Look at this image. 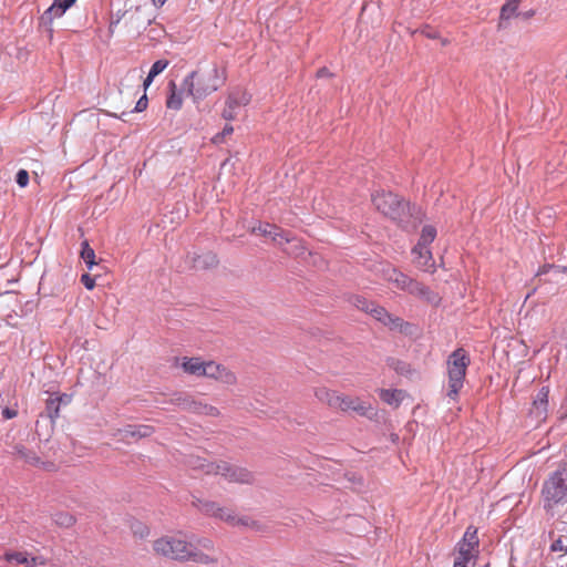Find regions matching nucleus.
Returning <instances> with one entry per match:
<instances>
[{
  "label": "nucleus",
  "mask_w": 567,
  "mask_h": 567,
  "mask_svg": "<svg viewBox=\"0 0 567 567\" xmlns=\"http://www.w3.org/2000/svg\"><path fill=\"white\" fill-rule=\"evenodd\" d=\"M374 207L384 216L398 223L402 228H415L421 220V209L411 205L392 192L377 190L372 194Z\"/></svg>",
  "instance_id": "1"
},
{
  "label": "nucleus",
  "mask_w": 567,
  "mask_h": 567,
  "mask_svg": "<svg viewBox=\"0 0 567 567\" xmlns=\"http://www.w3.org/2000/svg\"><path fill=\"white\" fill-rule=\"evenodd\" d=\"M470 355L463 348L455 349L447 358L449 391L446 395L455 400L464 385Z\"/></svg>",
  "instance_id": "2"
},
{
  "label": "nucleus",
  "mask_w": 567,
  "mask_h": 567,
  "mask_svg": "<svg viewBox=\"0 0 567 567\" xmlns=\"http://www.w3.org/2000/svg\"><path fill=\"white\" fill-rule=\"evenodd\" d=\"M544 508L549 512L567 501V468L554 471L542 487Z\"/></svg>",
  "instance_id": "3"
},
{
  "label": "nucleus",
  "mask_w": 567,
  "mask_h": 567,
  "mask_svg": "<svg viewBox=\"0 0 567 567\" xmlns=\"http://www.w3.org/2000/svg\"><path fill=\"white\" fill-rule=\"evenodd\" d=\"M193 546V542H187L178 537H165L154 543L155 551L172 559L179 560H187Z\"/></svg>",
  "instance_id": "4"
},
{
  "label": "nucleus",
  "mask_w": 567,
  "mask_h": 567,
  "mask_svg": "<svg viewBox=\"0 0 567 567\" xmlns=\"http://www.w3.org/2000/svg\"><path fill=\"white\" fill-rule=\"evenodd\" d=\"M225 79L224 72H220L216 65H213L207 71H198L196 76L197 99L202 101L217 91L224 84Z\"/></svg>",
  "instance_id": "5"
},
{
  "label": "nucleus",
  "mask_w": 567,
  "mask_h": 567,
  "mask_svg": "<svg viewBox=\"0 0 567 567\" xmlns=\"http://www.w3.org/2000/svg\"><path fill=\"white\" fill-rule=\"evenodd\" d=\"M192 503L206 515L220 518L231 525H247V519L237 518L233 513L219 507L215 502L205 501L194 496Z\"/></svg>",
  "instance_id": "6"
},
{
  "label": "nucleus",
  "mask_w": 567,
  "mask_h": 567,
  "mask_svg": "<svg viewBox=\"0 0 567 567\" xmlns=\"http://www.w3.org/2000/svg\"><path fill=\"white\" fill-rule=\"evenodd\" d=\"M78 0H53L52 4L42 13L39 25L52 33L51 24L55 18H61Z\"/></svg>",
  "instance_id": "7"
},
{
  "label": "nucleus",
  "mask_w": 567,
  "mask_h": 567,
  "mask_svg": "<svg viewBox=\"0 0 567 567\" xmlns=\"http://www.w3.org/2000/svg\"><path fill=\"white\" fill-rule=\"evenodd\" d=\"M221 475L230 482L237 483H249L251 480V473L246 468L231 465L227 462L218 463V472L217 475Z\"/></svg>",
  "instance_id": "8"
},
{
  "label": "nucleus",
  "mask_w": 567,
  "mask_h": 567,
  "mask_svg": "<svg viewBox=\"0 0 567 567\" xmlns=\"http://www.w3.org/2000/svg\"><path fill=\"white\" fill-rule=\"evenodd\" d=\"M478 543L477 529L468 526L462 539L457 543V554L474 558L477 553Z\"/></svg>",
  "instance_id": "9"
},
{
  "label": "nucleus",
  "mask_w": 567,
  "mask_h": 567,
  "mask_svg": "<svg viewBox=\"0 0 567 567\" xmlns=\"http://www.w3.org/2000/svg\"><path fill=\"white\" fill-rule=\"evenodd\" d=\"M251 233L269 237L274 243H277L279 245H281L284 241H289V238L285 236V234L281 231L279 227L271 225L269 223H259L257 226L252 227Z\"/></svg>",
  "instance_id": "10"
},
{
  "label": "nucleus",
  "mask_w": 567,
  "mask_h": 567,
  "mask_svg": "<svg viewBox=\"0 0 567 567\" xmlns=\"http://www.w3.org/2000/svg\"><path fill=\"white\" fill-rule=\"evenodd\" d=\"M412 255L414 256V262L417 268L426 272L434 271V260L429 246L417 249V245H415L412 249Z\"/></svg>",
  "instance_id": "11"
},
{
  "label": "nucleus",
  "mask_w": 567,
  "mask_h": 567,
  "mask_svg": "<svg viewBox=\"0 0 567 567\" xmlns=\"http://www.w3.org/2000/svg\"><path fill=\"white\" fill-rule=\"evenodd\" d=\"M388 280L394 284L396 288L410 293L413 289V285L415 284V280L396 269H392L388 274Z\"/></svg>",
  "instance_id": "12"
},
{
  "label": "nucleus",
  "mask_w": 567,
  "mask_h": 567,
  "mask_svg": "<svg viewBox=\"0 0 567 567\" xmlns=\"http://www.w3.org/2000/svg\"><path fill=\"white\" fill-rule=\"evenodd\" d=\"M193 268L197 270H205L215 267L218 264L217 256L212 252H203L200 255L194 254L192 257Z\"/></svg>",
  "instance_id": "13"
},
{
  "label": "nucleus",
  "mask_w": 567,
  "mask_h": 567,
  "mask_svg": "<svg viewBox=\"0 0 567 567\" xmlns=\"http://www.w3.org/2000/svg\"><path fill=\"white\" fill-rule=\"evenodd\" d=\"M411 295H414L431 305H439V302L441 300V298L439 297L437 293H435L429 287L424 286L423 284H421L419 281H415V284L413 285Z\"/></svg>",
  "instance_id": "14"
},
{
  "label": "nucleus",
  "mask_w": 567,
  "mask_h": 567,
  "mask_svg": "<svg viewBox=\"0 0 567 567\" xmlns=\"http://www.w3.org/2000/svg\"><path fill=\"white\" fill-rule=\"evenodd\" d=\"M183 92L177 89L174 81L168 83V95L166 99V106L169 110L178 111L183 106Z\"/></svg>",
  "instance_id": "15"
},
{
  "label": "nucleus",
  "mask_w": 567,
  "mask_h": 567,
  "mask_svg": "<svg viewBox=\"0 0 567 567\" xmlns=\"http://www.w3.org/2000/svg\"><path fill=\"white\" fill-rule=\"evenodd\" d=\"M205 367V373H203L204 377L214 378V379H224L225 374V381L229 382L230 379L234 377L229 374L224 367L220 364H217L214 361H207L204 362Z\"/></svg>",
  "instance_id": "16"
},
{
  "label": "nucleus",
  "mask_w": 567,
  "mask_h": 567,
  "mask_svg": "<svg viewBox=\"0 0 567 567\" xmlns=\"http://www.w3.org/2000/svg\"><path fill=\"white\" fill-rule=\"evenodd\" d=\"M548 395H549V388L548 386H542L536 398L534 399V408L537 412L538 416H546L547 410H548Z\"/></svg>",
  "instance_id": "17"
},
{
  "label": "nucleus",
  "mask_w": 567,
  "mask_h": 567,
  "mask_svg": "<svg viewBox=\"0 0 567 567\" xmlns=\"http://www.w3.org/2000/svg\"><path fill=\"white\" fill-rule=\"evenodd\" d=\"M198 75V71H192L188 73L182 82V89L179 91L186 92L188 96H192L194 102L200 101L197 99V82L196 76Z\"/></svg>",
  "instance_id": "18"
},
{
  "label": "nucleus",
  "mask_w": 567,
  "mask_h": 567,
  "mask_svg": "<svg viewBox=\"0 0 567 567\" xmlns=\"http://www.w3.org/2000/svg\"><path fill=\"white\" fill-rule=\"evenodd\" d=\"M153 432V426L144 424L127 425L125 429L122 430L124 437L132 436L142 439L150 436Z\"/></svg>",
  "instance_id": "19"
},
{
  "label": "nucleus",
  "mask_w": 567,
  "mask_h": 567,
  "mask_svg": "<svg viewBox=\"0 0 567 567\" xmlns=\"http://www.w3.org/2000/svg\"><path fill=\"white\" fill-rule=\"evenodd\" d=\"M204 362L198 358L184 359L182 364L184 371L188 374L202 377L205 373Z\"/></svg>",
  "instance_id": "20"
},
{
  "label": "nucleus",
  "mask_w": 567,
  "mask_h": 567,
  "mask_svg": "<svg viewBox=\"0 0 567 567\" xmlns=\"http://www.w3.org/2000/svg\"><path fill=\"white\" fill-rule=\"evenodd\" d=\"M189 465L194 470H200L206 474H216L218 472V463H212L207 462L205 458L202 457H190Z\"/></svg>",
  "instance_id": "21"
},
{
  "label": "nucleus",
  "mask_w": 567,
  "mask_h": 567,
  "mask_svg": "<svg viewBox=\"0 0 567 567\" xmlns=\"http://www.w3.org/2000/svg\"><path fill=\"white\" fill-rule=\"evenodd\" d=\"M380 398L390 405L399 406L403 400V391L398 389H382L380 390Z\"/></svg>",
  "instance_id": "22"
},
{
  "label": "nucleus",
  "mask_w": 567,
  "mask_h": 567,
  "mask_svg": "<svg viewBox=\"0 0 567 567\" xmlns=\"http://www.w3.org/2000/svg\"><path fill=\"white\" fill-rule=\"evenodd\" d=\"M384 326L389 327L391 330L399 331L404 334H410L412 328L411 323L404 321L399 317H394L391 313L390 318L386 320Z\"/></svg>",
  "instance_id": "23"
},
{
  "label": "nucleus",
  "mask_w": 567,
  "mask_h": 567,
  "mask_svg": "<svg viewBox=\"0 0 567 567\" xmlns=\"http://www.w3.org/2000/svg\"><path fill=\"white\" fill-rule=\"evenodd\" d=\"M80 255L89 270H92L93 267L97 265L95 261V251L89 245L87 240L82 241Z\"/></svg>",
  "instance_id": "24"
},
{
  "label": "nucleus",
  "mask_w": 567,
  "mask_h": 567,
  "mask_svg": "<svg viewBox=\"0 0 567 567\" xmlns=\"http://www.w3.org/2000/svg\"><path fill=\"white\" fill-rule=\"evenodd\" d=\"M60 409L61 404L55 400L54 396H50L47 400L45 410L43 413H41V416L45 415L52 423H54L60 415Z\"/></svg>",
  "instance_id": "25"
},
{
  "label": "nucleus",
  "mask_w": 567,
  "mask_h": 567,
  "mask_svg": "<svg viewBox=\"0 0 567 567\" xmlns=\"http://www.w3.org/2000/svg\"><path fill=\"white\" fill-rule=\"evenodd\" d=\"M436 237V229L432 225H425L422 228L420 239L417 241V249H421L424 246H429Z\"/></svg>",
  "instance_id": "26"
},
{
  "label": "nucleus",
  "mask_w": 567,
  "mask_h": 567,
  "mask_svg": "<svg viewBox=\"0 0 567 567\" xmlns=\"http://www.w3.org/2000/svg\"><path fill=\"white\" fill-rule=\"evenodd\" d=\"M12 449H13L12 454L19 456L20 458H22L29 463L39 461V458L35 456V454L33 452H31L30 450H28L22 444H16V445H13Z\"/></svg>",
  "instance_id": "27"
},
{
  "label": "nucleus",
  "mask_w": 567,
  "mask_h": 567,
  "mask_svg": "<svg viewBox=\"0 0 567 567\" xmlns=\"http://www.w3.org/2000/svg\"><path fill=\"white\" fill-rule=\"evenodd\" d=\"M315 394L319 401L326 402L331 408L334 406L333 401L337 399V392L330 391L326 388H319L316 390Z\"/></svg>",
  "instance_id": "28"
},
{
  "label": "nucleus",
  "mask_w": 567,
  "mask_h": 567,
  "mask_svg": "<svg viewBox=\"0 0 567 567\" xmlns=\"http://www.w3.org/2000/svg\"><path fill=\"white\" fill-rule=\"evenodd\" d=\"M519 0H507L501 8V19H511L518 9Z\"/></svg>",
  "instance_id": "29"
},
{
  "label": "nucleus",
  "mask_w": 567,
  "mask_h": 567,
  "mask_svg": "<svg viewBox=\"0 0 567 567\" xmlns=\"http://www.w3.org/2000/svg\"><path fill=\"white\" fill-rule=\"evenodd\" d=\"M187 560H193L195 563L205 564V565L216 561L215 558H213L212 556H209L207 554L198 551L197 548L194 546L192 547L190 555L187 557Z\"/></svg>",
  "instance_id": "30"
},
{
  "label": "nucleus",
  "mask_w": 567,
  "mask_h": 567,
  "mask_svg": "<svg viewBox=\"0 0 567 567\" xmlns=\"http://www.w3.org/2000/svg\"><path fill=\"white\" fill-rule=\"evenodd\" d=\"M368 313H370L375 320L380 321L383 324H385L386 320L390 318V313L386 311V309L374 302L370 307Z\"/></svg>",
  "instance_id": "31"
},
{
  "label": "nucleus",
  "mask_w": 567,
  "mask_h": 567,
  "mask_svg": "<svg viewBox=\"0 0 567 567\" xmlns=\"http://www.w3.org/2000/svg\"><path fill=\"white\" fill-rule=\"evenodd\" d=\"M355 400L357 399H353L351 396H340L338 394L337 399L333 401V403H334L333 408H338L343 412L353 411Z\"/></svg>",
  "instance_id": "32"
},
{
  "label": "nucleus",
  "mask_w": 567,
  "mask_h": 567,
  "mask_svg": "<svg viewBox=\"0 0 567 567\" xmlns=\"http://www.w3.org/2000/svg\"><path fill=\"white\" fill-rule=\"evenodd\" d=\"M53 522L61 527H70L74 524V517L66 512H58L52 516Z\"/></svg>",
  "instance_id": "33"
},
{
  "label": "nucleus",
  "mask_w": 567,
  "mask_h": 567,
  "mask_svg": "<svg viewBox=\"0 0 567 567\" xmlns=\"http://www.w3.org/2000/svg\"><path fill=\"white\" fill-rule=\"evenodd\" d=\"M238 106V100L230 95L226 101V109L223 111V117L227 121H233L235 118V109Z\"/></svg>",
  "instance_id": "34"
},
{
  "label": "nucleus",
  "mask_w": 567,
  "mask_h": 567,
  "mask_svg": "<svg viewBox=\"0 0 567 567\" xmlns=\"http://www.w3.org/2000/svg\"><path fill=\"white\" fill-rule=\"evenodd\" d=\"M4 558L8 561H14V563H17L19 565L29 566V564H30L29 556H28V554L25 551L6 553L4 554Z\"/></svg>",
  "instance_id": "35"
},
{
  "label": "nucleus",
  "mask_w": 567,
  "mask_h": 567,
  "mask_svg": "<svg viewBox=\"0 0 567 567\" xmlns=\"http://www.w3.org/2000/svg\"><path fill=\"white\" fill-rule=\"evenodd\" d=\"M131 530L134 534V536H136L141 539L147 537L150 534L148 527L138 520H134L131 523Z\"/></svg>",
  "instance_id": "36"
},
{
  "label": "nucleus",
  "mask_w": 567,
  "mask_h": 567,
  "mask_svg": "<svg viewBox=\"0 0 567 567\" xmlns=\"http://www.w3.org/2000/svg\"><path fill=\"white\" fill-rule=\"evenodd\" d=\"M353 412L368 417H372L374 415V409L371 405L364 404L359 399L355 400Z\"/></svg>",
  "instance_id": "37"
},
{
  "label": "nucleus",
  "mask_w": 567,
  "mask_h": 567,
  "mask_svg": "<svg viewBox=\"0 0 567 567\" xmlns=\"http://www.w3.org/2000/svg\"><path fill=\"white\" fill-rule=\"evenodd\" d=\"M351 303H352L355 308H358V309H360V310H362V311H364V312H367V313H368V312H369V310H370V307L372 306V303H373V302H372V301L367 300V299H365L364 297H362V296H353V297L351 298Z\"/></svg>",
  "instance_id": "38"
},
{
  "label": "nucleus",
  "mask_w": 567,
  "mask_h": 567,
  "mask_svg": "<svg viewBox=\"0 0 567 567\" xmlns=\"http://www.w3.org/2000/svg\"><path fill=\"white\" fill-rule=\"evenodd\" d=\"M168 64H169L168 60H165V59L156 60L152 64L148 73H151L152 76H157L158 74H161L168 66Z\"/></svg>",
  "instance_id": "39"
},
{
  "label": "nucleus",
  "mask_w": 567,
  "mask_h": 567,
  "mask_svg": "<svg viewBox=\"0 0 567 567\" xmlns=\"http://www.w3.org/2000/svg\"><path fill=\"white\" fill-rule=\"evenodd\" d=\"M189 542H193L194 547H202L205 549H213V542L209 538L206 537H197L193 535L189 539Z\"/></svg>",
  "instance_id": "40"
},
{
  "label": "nucleus",
  "mask_w": 567,
  "mask_h": 567,
  "mask_svg": "<svg viewBox=\"0 0 567 567\" xmlns=\"http://www.w3.org/2000/svg\"><path fill=\"white\" fill-rule=\"evenodd\" d=\"M30 177L28 171L21 168L16 174V183L19 187H27L29 184Z\"/></svg>",
  "instance_id": "41"
},
{
  "label": "nucleus",
  "mask_w": 567,
  "mask_h": 567,
  "mask_svg": "<svg viewBox=\"0 0 567 567\" xmlns=\"http://www.w3.org/2000/svg\"><path fill=\"white\" fill-rule=\"evenodd\" d=\"M81 282L87 290H92L95 287V278L89 274H83L81 276Z\"/></svg>",
  "instance_id": "42"
},
{
  "label": "nucleus",
  "mask_w": 567,
  "mask_h": 567,
  "mask_svg": "<svg viewBox=\"0 0 567 567\" xmlns=\"http://www.w3.org/2000/svg\"><path fill=\"white\" fill-rule=\"evenodd\" d=\"M147 104H148V100H147V95L146 93H144L136 102L135 104V107H134V112H143L144 110H146L147 107Z\"/></svg>",
  "instance_id": "43"
},
{
  "label": "nucleus",
  "mask_w": 567,
  "mask_h": 567,
  "mask_svg": "<svg viewBox=\"0 0 567 567\" xmlns=\"http://www.w3.org/2000/svg\"><path fill=\"white\" fill-rule=\"evenodd\" d=\"M194 410L197 412H200V413L212 415V416H215L218 413V410L212 405H200L199 408L195 406Z\"/></svg>",
  "instance_id": "44"
},
{
  "label": "nucleus",
  "mask_w": 567,
  "mask_h": 567,
  "mask_svg": "<svg viewBox=\"0 0 567 567\" xmlns=\"http://www.w3.org/2000/svg\"><path fill=\"white\" fill-rule=\"evenodd\" d=\"M473 558L468 557V556H464V555H460L457 554L455 560H454V565L453 567H467L468 563L472 560Z\"/></svg>",
  "instance_id": "45"
},
{
  "label": "nucleus",
  "mask_w": 567,
  "mask_h": 567,
  "mask_svg": "<svg viewBox=\"0 0 567 567\" xmlns=\"http://www.w3.org/2000/svg\"><path fill=\"white\" fill-rule=\"evenodd\" d=\"M550 551H566L567 553V547L563 544V540L561 538H557V539H554L551 545H550Z\"/></svg>",
  "instance_id": "46"
},
{
  "label": "nucleus",
  "mask_w": 567,
  "mask_h": 567,
  "mask_svg": "<svg viewBox=\"0 0 567 567\" xmlns=\"http://www.w3.org/2000/svg\"><path fill=\"white\" fill-rule=\"evenodd\" d=\"M4 420H11L17 416L18 411L13 408L6 406L1 412Z\"/></svg>",
  "instance_id": "47"
},
{
  "label": "nucleus",
  "mask_w": 567,
  "mask_h": 567,
  "mask_svg": "<svg viewBox=\"0 0 567 567\" xmlns=\"http://www.w3.org/2000/svg\"><path fill=\"white\" fill-rule=\"evenodd\" d=\"M29 561L30 564L27 567H38L39 565H45V560L41 556H33L29 558Z\"/></svg>",
  "instance_id": "48"
},
{
  "label": "nucleus",
  "mask_w": 567,
  "mask_h": 567,
  "mask_svg": "<svg viewBox=\"0 0 567 567\" xmlns=\"http://www.w3.org/2000/svg\"><path fill=\"white\" fill-rule=\"evenodd\" d=\"M54 398L61 404V406L68 405L72 400L71 395L65 394V393L55 395Z\"/></svg>",
  "instance_id": "49"
},
{
  "label": "nucleus",
  "mask_w": 567,
  "mask_h": 567,
  "mask_svg": "<svg viewBox=\"0 0 567 567\" xmlns=\"http://www.w3.org/2000/svg\"><path fill=\"white\" fill-rule=\"evenodd\" d=\"M134 113V111H128V112H122L120 115L113 113V114H109L110 116H113L115 118H120L122 120L123 122H128V116Z\"/></svg>",
  "instance_id": "50"
},
{
  "label": "nucleus",
  "mask_w": 567,
  "mask_h": 567,
  "mask_svg": "<svg viewBox=\"0 0 567 567\" xmlns=\"http://www.w3.org/2000/svg\"><path fill=\"white\" fill-rule=\"evenodd\" d=\"M332 74L330 73V71L327 69V68H321L317 71V78L321 79V78H328V76H331Z\"/></svg>",
  "instance_id": "51"
},
{
  "label": "nucleus",
  "mask_w": 567,
  "mask_h": 567,
  "mask_svg": "<svg viewBox=\"0 0 567 567\" xmlns=\"http://www.w3.org/2000/svg\"><path fill=\"white\" fill-rule=\"evenodd\" d=\"M155 78H156V76H152V74H151V73H147L146 78H145V79H144V81H143V86H144V90H145V91H146V90H147V87L153 83V81H154V79H155Z\"/></svg>",
  "instance_id": "52"
},
{
  "label": "nucleus",
  "mask_w": 567,
  "mask_h": 567,
  "mask_svg": "<svg viewBox=\"0 0 567 567\" xmlns=\"http://www.w3.org/2000/svg\"><path fill=\"white\" fill-rule=\"evenodd\" d=\"M233 132H234V127L229 124H226L224 126L223 131L220 132V135L226 137L227 135H230Z\"/></svg>",
  "instance_id": "53"
},
{
  "label": "nucleus",
  "mask_w": 567,
  "mask_h": 567,
  "mask_svg": "<svg viewBox=\"0 0 567 567\" xmlns=\"http://www.w3.org/2000/svg\"><path fill=\"white\" fill-rule=\"evenodd\" d=\"M393 367H394V369H395L398 372L403 373V372L405 371V367H406V364H405L404 362H402V361H395V363H394V365H393Z\"/></svg>",
  "instance_id": "54"
},
{
  "label": "nucleus",
  "mask_w": 567,
  "mask_h": 567,
  "mask_svg": "<svg viewBox=\"0 0 567 567\" xmlns=\"http://www.w3.org/2000/svg\"><path fill=\"white\" fill-rule=\"evenodd\" d=\"M550 268H553V265H544L543 267L539 268L537 275H545L549 271Z\"/></svg>",
  "instance_id": "55"
},
{
  "label": "nucleus",
  "mask_w": 567,
  "mask_h": 567,
  "mask_svg": "<svg viewBox=\"0 0 567 567\" xmlns=\"http://www.w3.org/2000/svg\"><path fill=\"white\" fill-rule=\"evenodd\" d=\"M225 136L220 135V133H217L214 137H213V142L215 144H218V143H221L224 141Z\"/></svg>",
  "instance_id": "56"
},
{
  "label": "nucleus",
  "mask_w": 567,
  "mask_h": 567,
  "mask_svg": "<svg viewBox=\"0 0 567 567\" xmlns=\"http://www.w3.org/2000/svg\"><path fill=\"white\" fill-rule=\"evenodd\" d=\"M167 0H152V3L156 7V8H159L165 4Z\"/></svg>",
  "instance_id": "57"
},
{
  "label": "nucleus",
  "mask_w": 567,
  "mask_h": 567,
  "mask_svg": "<svg viewBox=\"0 0 567 567\" xmlns=\"http://www.w3.org/2000/svg\"><path fill=\"white\" fill-rule=\"evenodd\" d=\"M238 102H239V105H240L241 103L246 104V103L248 102V100H247L245 96H243V100H241V101H239V100H238Z\"/></svg>",
  "instance_id": "58"
},
{
  "label": "nucleus",
  "mask_w": 567,
  "mask_h": 567,
  "mask_svg": "<svg viewBox=\"0 0 567 567\" xmlns=\"http://www.w3.org/2000/svg\"><path fill=\"white\" fill-rule=\"evenodd\" d=\"M426 35H427L429 38H435V32H429Z\"/></svg>",
  "instance_id": "59"
}]
</instances>
